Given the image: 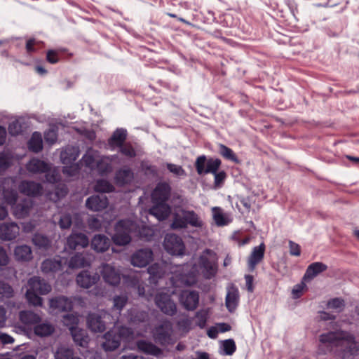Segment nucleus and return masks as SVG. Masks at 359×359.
I'll list each match as a JSON object with an SVG mask.
<instances>
[{
  "label": "nucleus",
  "mask_w": 359,
  "mask_h": 359,
  "mask_svg": "<svg viewBox=\"0 0 359 359\" xmlns=\"http://www.w3.org/2000/svg\"><path fill=\"white\" fill-rule=\"evenodd\" d=\"M330 353L340 359H354L359 355V342L348 331L340 330L323 333L319 335L316 353L322 355Z\"/></svg>",
  "instance_id": "f257e3e1"
},
{
  "label": "nucleus",
  "mask_w": 359,
  "mask_h": 359,
  "mask_svg": "<svg viewBox=\"0 0 359 359\" xmlns=\"http://www.w3.org/2000/svg\"><path fill=\"white\" fill-rule=\"evenodd\" d=\"M51 290V286L44 279L39 276L30 278L27 281V290L25 294L28 302L34 306H41L42 298Z\"/></svg>",
  "instance_id": "f03ea898"
},
{
  "label": "nucleus",
  "mask_w": 359,
  "mask_h": 359,
  "mask_svg": "<svg viewBox=\"0 0 359 359\" xmlns=\"http://www.w3.org/2000/svg\"><path fill=\"white\" fill-rule=\"evenodd\" d=\"M198 265L207 279L214 277L217 272V254L210 249H205L198 258Z\"/></svg>",
  "instance_id": "7ed1b4c3"
},
{
  "label": "nucleus",
  "mask_w": 359,
  "mask_h": 359,
  "mask_svg": "<svg viewBox=\"0 0 359 359\" xmlns=\"http://www.w3.org/2000/svg\"><path fill=\"white\" fill-rule=\"evenodd\" d=\"M172 323L165 319L153 329V338L156 343L162 346L170 344L172 343Z\"/></svg>",
  "instance_id": "20e7f679"
},
{
  "label": "nucleus",
  "mask_w": 359,
  "mask_h": 359,
  "mask_svg": "<svg viewBox=\"0 0 359 359\" xmlns=\"http://www.w3.org/2000/svg\"><path fill=\"white\" fill-rule=\"evenodd\" d=\"M79 319L74 315L67 314L64 316V322L66 325L69 326V330L74 342L80 346H86L88 344V336L83 329H79L76 325Z\"/></svg>",
  "instance_id": "39448f33"
},
{
  "label": "nucleus",
  "mask_w": 359,
  "mask_h": 359,
  "mask_svg": "<svg viewBox=\"0 0 359 359\" xmlns=\"http://www.w3.org/2000/svg\"><path fill=\"white\" fill-rule=\"evenodd\" d=\"M131 226L132 222L127 219H122L116 223L115 233L112 236V240L116 245H126L130 242Z\"/></svg>",
  "instance_id": "423d86ee"
},
{
  "label": "nucleus",
  "mask_w": 359,
  "mask_h": 359,
  "mask_svg": "<svg viewBox=\"0 0 359 359\" xmlns=\"http://www.w3.org/2000/svg\"><path fill=\"white\" fill-rule=\"evenodd\" d=\"M221 165V161L218 158H207L205 155L199 156L195 162V167L199 175L214 173L218 170Z\"/></svg>",
  "instance_id": "0eeeda50"
},
{
  "label": "nucleus",
  "mask_w": 359,
  "mask_h": 359,
  "mask_svg": "<svg viewBox=\"0 0 359 359\" xmlns=\"http://www.w3.org/2000/svg\"><path fill=\"white\" fill-rule=\"evenodd\" d=\"M163 247L169 254L172 255H182L185 250V245L182 238L175 233L166 234Z\"/></svg>",
  "instance_id": "6e6552de"
},
{
  "label": "nucleus",
  "mask_w": 359,
  "mask_h": 359,
  "mask_svg": "<svg viewBox=\"0 0 359 359\" xmlns=\"http://www.w3.org/2000/svg\"><path fill=\"white\" fill-rule=\"evenodd\" d=\"M156 306L165 315L173 316L177 313V306L170 294L160 292L155 297Z\"/></svg>",
  "instance_id": "1a4fd4ad"
},
{
  "label": "nucleus",
  "mask_w": 359,
  "mask_h": 359,
  "mask_svg": "<svg viewBox=\"0 0 359 359\" xmlns=\"http://www.w3.org/2000/svg\"><path fill=\"white\" fill-rule=\"evenodd\" d=\"M180 304L187 311H194L199 304V293L195 290H182L179 296Z\"/></svg>",
  "instance_id": "9d476101"
},
{
  "label": "nucleus",
  "mask_w": 359,
  "mask_h": 359,
  "mask_svg": "<svg viewBox=\"0 0 359 359\" xmlns=\"http://www.w3.org/2000/svg\"><path fill=\"white\" fill-rule=\"evenodd\" d=\"M109 317L105 311L89 313L87 318L88 328L93 332H103L106 330L104 318Z\"/></svg>",
  "instance_id": "9b49d317"
},
{
  "label": "nucleus",
  "mask_w": 359,
  "mask_h": 359,
  "mask_svg": "<svg viewBox=\"0 0 359 359\" xmlns=\"http://www.w3.org/2000/svg\"><path fill=\"white\" fill-rule=\"evenodd\" d=\"M153 259V252L149 248L137 250L131 256V264L137 267H144Z\"/></svg>",
  "instance_id": "f8f14e48"
},
{
  "label": "nucleus",
  "mask_w": 359,
  "mask_h": 359,
  "mask_svg": "<svg viewBox=\"0 0 359 359\" xmlns=\"http://www.w3.org/2000/svg\"><path fill=\"white\" fill-rule=\"evenodd\" d=\"M34 202L30 198H24L11 207L12 213L17 219L27 217L33 208Z\"/></svg>",
  "instance_id": "ddd939ff"
},
{
  "label": "nucleus",
  "mask_w": 359,
  "mask_h": 359,
  "mask_svg": "<svg viewBox=\"0 0 359 359\" xmlns=\"http://www.w3.org/2000/svg\"><path fill=\"white\" fill-rule=\"evenodd\" d=\"M171 187L166 182L158 183L151 194L154 203H166L170 196Z\"/></svg>",
  "instance_id": "4468645a"
},
{
  "label": "nucleus",
  "mask_w": 359,
  "mask_h": 359,
  "mask_svg": "<svg viewBox=\"0 0 359 359\" xmlns=\"http://www.w3.org/2000/svg\"><path fill=\"white\" fill-rule=\"evenodd\" d=\"M108 204V198L104 195H93L88 197L86 201V208L93 212L104 210Z\"/></svg>",
  "instance_id": "2eb2a0df"
},
{
  "label": "nucleus",
  "mask_w": 359,
  "mask_h": 359,
  "mask_svg": "<svg viewBox=\"0 0 359 359\" xmlns=\"http://www.w3.org/2000/svg\"><path fill=\"white\" fill-rule=\"evenodd\" d=\"M89 244L87 236L83 233L72 232L67 241V245L71 250L84 248Z\"/></svg>",
  "instance_id": "dca6fc26"
},
{
  "label": "nucleus",
  "mask_w": 359,
  "mask_h": 359,
  "mask_svg": "<svg viewBox=\"0 0 359 359\" xmlns=\"http://www.w3.org/2000/svg\"><path fill=\"white\" fill-rule=\"evenodd\" d=\"M101 274L104 280L111 285H117L121 281L119 272L110 264H104L102 265Z\"/></svg>",
  "instance_id": "f3484780"
},
{
  "label": "nucleus",
  "mask_w": 359,
  "mask_h": 359,
  "mask_svg": "<svg viewBox=\"0 0 359 359\" xmlns=\"http://www.w3.org/2000/svg\"><path fill=\"white\" fill-rule=\"evenodd\" d=\"M100 280L97 273H90L88 271H83L76 276L77 284L83 288H89Z\"/></svg>",
  "instance_id": "a211bd4d"
},
{
  "label": "nucleus",
  "mask_w": 359,
  "mask_h": 359,
  "mask_svg": "<svg viewBox=\"0 0 359 359\" xmlns=\"http://www.w3.org/2000/svg\"><path fill=\"white\" fill-rule=\"evenodd\" d=\"M18 189L20 193L25 195L36 196L41 194L43 187L40 183L24 180L19 184Z\"/></svg>",
  "instance_id": "6ab92c4d"
},
{
  "label": "nucleus",
  "mask_w": 359,
  "mask_h": 359,
  "mask_svg": "<svg viewBox=\"0 0 359 359\" xmlns=\"http://www.w3.org/2000/svg\"><path fill=\"white\" fill-rule=\"evenodd\" d=\"M20 228L15 222L0 224V238L4 241H12L19 234Z\"/></svg>",
  "instance_id": "aec40b11"
},
{
  "label": "nucleus",
  "mask_w": 359,
  "mask_h": 359,
  "mask_svg": "<svg viewBox=\"0 0 359 359\" xmlns=\"http://www.w3.org/2000/svg\"><path fill=\"white\" fill-rule=\"evenodd\" d=\"M265 252V245L261 243L259 246H256L252 249V251L248 259V266L250 271H253L256 266L262 262L264 258Z\"/></svg>",
  "instance_id": "412c9836"
},
{
  "label": "nucleus",
  "mask_w": 359,
  "mask_h": 359,
  "mask_svg": "<svg viewBox=\"0 0 359 359\" xmlns=\"http://www.w3.org/2000/svg\"><path fill=\"white\" fill-rule=\"evenodd\" d=\"M104 341L102 347L105 351H111L116 349L121 343V334L110 330L104 335Z\"/></svg>",
  "instance_id": "4be33fe9"
},
{
  "label": "nucleus",
  "mask_w": 359,
  "mask_h": 359,
  "mask_svg": "<svg viewBox=\"0 0 359 359\" xmlns=\"http://www.w3.org/2000/svg\"><path fill=\"white\" fill-rule=\"evenodd\" d=\"M238 301L239 292L238 288L234 285L229 287L225 299V305L229 312L232 313L236 310Z\"/></svg>",
  "instance_id": "5701e85b"
},
{
  "label": "nucleus",
  "mask_w": 359,
  "mask_h": 359,
  "mask_svg": "<svg viewBox=\"0 0 359 359\" xmlns=\"http://www.w3.org/2000/svg\"><path fill=\"white\" fill-rule=\"evenodd\" d=\"M155 205L150 208L149 214L154 216L159 221L168 217L171 212V208L166 203H154Z\"/></svg>",
  "instance_id": "b1692460"
},
{
  "label": "nucleus",
  "mask_w": 359,
  "mask_h": 359,
  "mask_svg": "<svg viewBox=\"0 0 359 359\" xmlns=\"http://www.w3.org/2000/svg\"><path fill=\"white\" fill-rule=\"evenodd\" d=\"M114 179L118 185L128 184L133 182L134 173L129 167L126 166L116 171Z\"/></svg>",
  "instance_id": "393cba45"
},
{
  "label": "nucleus",
  "mask_w": 359,
  "mask_h": 359,
  "mask_svg": "<svg viewBox=\"0 0 359 359\" xmlns=\"http://www.w3.org/2000/svg\"><path fill=\"white\" fill-rule=\"evenodd\" d=\"M79 156V150L77 147L67 146L61 151L60 159L63 164H72Z\"/></svg>",
  "instance_id": "a878e982"
},
{
  "label": "nucleus",
  "mask_w": 359,
  "mask_h": 359,
  "mask_svg": "<svg viewBox=\"0 0 359 359\" xmlns=\"http://www.w3.org/2000/svg\"><path fill=\"white\" fill-rule=\"evenodd\" d=\"M137 347L140 351L148 355L158 356L162 354V351L160 348L146 340L137 341Z\"/></svg>",
  "instance_id": "bb28decb"
},
{
  "label": "nucleus",
  "mask_w": 359,
  "mask_h": 359,
  "mask_svg": "<svg viewBox=\"0 0 359 359\" xmlns=\"http://www.w3.org/2000/svg\"><path fill=\"white\" fill-rule=\"evenodd\" d=\"M110 240L104 235H95L91 241L93 249L97 252H105L110 246Z\"/></svg>",
  "instance_id": "cd10ccee"
},
{
  "label": "nucleus",
  "mask_w": 359,
  "mask_h": 359,
  "mask_svg": "<svg viewBox=\"0 0 359 359\" xmlns=\"http://www.w3.org/2000/svg\"><path fill=\"white\" fill-rule=\"evenodd\" d=\"M50 306L53 309H57L61 311H66L72 308V302L69 298L64 296H60L50 299Z\"/></svg>",
  "instance_id": "c85d7f7f"
},
{
  "label": "nucleus",
  "mask_w": 359,
  "mask_h": 359,
  "mask_svg": "<svg viewBox=\"0 0 359 359\" xmlns=\"http://www.w3.org/2000/svg\"><path fill=\"white\" fill-rule=\"evenodd\" d=\"M127 138V130L124 128H117L108 140L111 147H118L122 146Z\"/></svg>",
  "instance_id": "c756f323"
},
{
  "label": "nucleus",
  "mask_w": 359,
  "mask_h": 359,
  "mask_svg": "<svg viewBox=\"0 0 359 359\" xmlns=\"http://www.w3.org/2000/svg\"><path fill=\"white\" fill-rule=\"evenodd\" d=\"M327 266L322 262H314L310 264L304 276V280H311L319 273L327 270Z\"/></svg>",
  "instance_id": "7c9ffc66"
},
{
  "label": "nucleus",
  "mask_w": 359,
  "mask_h": 359,
  "mask_svg": "<svg viewBox=\"0 0 359 359\" xmlns=\"http://www.w3.org/2000/svg\"><path fill=\"white\" fill-rule=\"evenodd\" d=\"M27 169L32 173H43L48 170L49 166L43 161L32 158L27 164Z\"/></svg>",
  "instance_id": "2f4dec72"
},
{
  "label": "nucleus",
  "mask_w": 359,
  "mask_h": 359,
  "mask_svg": "<svg viewBox=\"0 0 359 359\" xmlns=\"http://www.w3.org/2000/svg\"><path fill=\"white\" fill-rule=\"evenodd\" d=\"M90 257H86L82 253H76L72 256L69 262V267L71 269L83 268L90 264Z\"/></svg>",
  "instance_id": "473e14b6"
},
{
  "label": "nucleus",
  "mask_w": 359,
  "mask_h": 359,
  "mask_svg": "<svg viewBox=\"0 0 359 359\" xmlns=\"http://www.w3.org/2000/svg\"><path fill=\"white\" fill-rule=\"evenodd\" d=\"M62 269V260L60 257L47 259L41 264V270L44 273L56 272Z\"/></svg>",
  "instance_id": "72a5a7b5"
},
{
  "label": "nucleus",
  "mask_w": 359,
  "mask_h": 359,
  "mask_svg": "<svg viewBox=\"0 0 359 359\" xmlns=\"http://www.w3.org/2000/svg\"><path fill=\"white\" fill-rule=\"evenodd\" d=\"M116 158V155L103 156L97 163V168L100 175H105L112 171L111 162Z\"/></svg>",
  "instance_id": "f704fd0d"
},
{
  "label": "nucleus",
  "mask_w": 359,
  "mask_h": 359,
  "mask_svg": "<svg viewBox=\"0 0 359 359\" xmlns=\"http://www.w3.org/2000/svg\"><path fill=\"white\" fill-rule=\"evenodd\" d=\"M14 255L17 260L29 261L32 258V252L29 246L22 245L15 248Z\"/></svg>",
  "instance_id": "c9c22d12"
},
{
  "label": "nucleus",
  "mask_w": 359,
  "mask_h": 359,
  "mask_svg": "<svg viewBox=\"0 0 359 359\" xmlns=\"http://www.w3.org/2000/svg\"><path fill=\"white\" fill-rule=\"evenodd\" d=\"M182 213L184 215L187 226L188 224L194 227H201L203 226V221L194 211L183 210Z\"/></svg>",
  "instance_id": "e433bc0d"
},
{
  "label": "nucleus",
  "mask_w": 359,
  "mask_h": 359,
  "mask_svg": "<svg viewBox=\"0 0 359 359\" xmlns=\"http://www.w3.org/2000/svg\"><path fill=\"white\" fill-rule=\"evenodd\" d=\"M20 321L27 325H34L39 323L41 318L39 315L31 311H22L19 313Z\"/></svg>",
  "instance_id": "4c0bfd02"
},
{
  "label": "nucleus",
  "mask_w": 359,
  "mask_h": 359,
  "mask_svg": "<svg viewBox=\"0 0 359 359\" xmlns=\"http://www.w3.org/2000/svg\"><path fill=\"white\" fill-rule=\"evenodd\" d=\"M29 150L38 153L43 148V140L40 133L34 132L28 142Z\"/></svg>",
  "instance_id": "58836bf2"
},
{
  "label": "nucleus",
  "mask_w": 359,
  "mask_h": 359,
  "mask_svg": "<svg viewBox=\"0 0 359 359\" xmlns=\"http://www.w3.org/2000/svg\"><path fill=\"white\" fill-rule=\"evenodd\" d=\"M55 330L53 325L48 323L36 325L34 327V332L36 335L43 337L50 335Z\"/></svg>",
  "instance_id": "ea45409f"
},
{
  "label": "nucleus",
  "mask_w": 359,
  "mask_h": 359,
  "mask_svg": "<svg viewBox=\"0 0 359 359\" xmlns=\"http://www.w3.org/2000/svg\"><path fill=\"white\" fill-rule=\"evenodd\" d=\"M213 219L218 226L227 225L229 223V219L224 214L223 210L219 207H213L212 208Z\"/></svg>",
  "instance_id": "a19ab883"
},
{
  "label": "nucleus",
  "mask_w": 359,
  "mask_h": 359,
  "mask_svg": "<svg viewBox=\"0 0 359 359\" xmlns=\"http://www.w3.org/2000/svg\"><path fill=\"white\" fill-rule=\"evenodd\" d=\"M33 244L40 250H46L51 245L50 240L46 236L41 233H36L32 238Z\"/></svg>",
  "instance_id": "79ce46f5"
},
{
  "label": "nucleus",
  "mask_w": 359,
  "mask_h": 359,
  "mask_svg": "<svg viewBox=\"0 0 359 359\" xmlns=\"http://www.w3.org/2000/svg\"><path fill=\"white\" fill-rule=\"evenodd\" d=\"M3 197L4 201L12 207L13 205L16 203V201L18 198V194L16 189H15L4 188L3 190Z\"/></svg>",
  "instance_id": "37998d69"
},
{
  "label": "nucleus",
  "mask_w": 359,
  "mask_h": 359,
  "mask_svg": "<svg viewBox=\"0 0 359 359\" xmlns=\"http://www.w3.org/2000/svg\"><path fill=\"white\" fill-rule=\"evenodd\" d=\"M114 186L106 180H97L95 185V191L100 193H110L114 191Z\"/></svg>",
  "instance_id": "c03bdc74"
},
{
  "label": "nucleus",
  "mask_w": 359,
  "mask_h": 359,
  "mask_svg": "<svg viewBox=\"0 0 359 359\" xmlns=\"http://www.w3.org/2000/svg\"><path fill=\"white\" fill-rule=\"evenodd\" d=\"M147 271L150 275L149 279L151 282L156 281V279L161 278L163 274L161 266L159 264L156 263L149 266Z\"/></svg>",
  "instance_id": "a18cd8bd"
},
{
  "label": "nucleus",
  "mask_w": 359,
  "mask_h": 359,
  "mask_svg": "<svg viewBox=\"0 0 359 359\" xmlns=\"http://www.w3.org/2000/svg\"><path fill=\"white\" fill-rule=\"evenodd\" d=\"M219 153L220 154L227 160L231 161L236 163H239V160L236 156L233 151L228 147L220 144L219 145Z\"/></svg>",
  "instance_id": "49530a36"
},
{
  "label": "nucleus",
  "mask_w": 359,
  "mask_h": 359,
  "mask_svg": "<svg viewBox=\"0 0 359 359\" xmlns=\"http://www.w3.org/2000/svg\"><path fill=\"white\" fill-rule=\"evenodd\" d=\"M55 359H72L74 357L73 350L65 346H60L54 354Z\"/></svg>",
  "instance_id": "de8ad7c7"
},
{
  "label": "nucleus",
  "mask_w": 359,
  "mask_h": 359,
  "mask_svg": "<svg viewBox=\"0 0 359 359\" xmlns=\"http://www.w3.org/2000/svg\"><path fill=\"white\" fill-rule=\"evenodd\" d=\"M195 318L196 319V325L200 328H204L208 318V311L205 309L199 310L196 313Z\"/></svg>",
  "instance_id": "09e8293b"
},
{
  "label": "nucleus",
  "mask_w": 359,
  "mask_h": 359,
  "mask_svg": "<svg viewBox=\"0 0 359 359\" xmlns=\"http://www.w3.org/2000/svg\"><path fill=\"white\" fill-rule=\"evenodd\" d=\"M173 229H182L187 227L185 219H184V215L175 214L173 216V220L170 225Z\"/></svg>",
  "instance_id": "8fccbe9b"
},
{
  "label": "nucleus",
  "mask_w": 359,
  "mask_h": 359,
  "mask_svg": "<svg viewBox=\"0 0 359 359\" xmlns=\"http://www.w3.org/2000/svg\"><path fill=\"white\" fill-rule=\"evenodd\" d=\"M128 302V297L126 295H116L113 299V309L118 310L120 312L126 306Z\"/></svg>",
  "instance_id": "3c124183"
},
{
  "label": "nucleus",
  "mask_w": 359,
  "mask_h": 359,
  "mask_svg": "<svg viewBox=\"0 0 359 359\" xmlns=\"http://www.w3.org/2000/svg\"><path fill=\"white\" fill-rule=\"evenodd\" d=\"M327 306L328 309H335L337 312H340L345 306L344 301L340 298H333L328 301Z\"/></svg>",
  "instance_id": "603ef678"
},
{
  "label": "nucleus",
  "mask_w": 359,
  "mask_h": 359,
  "mask_svg": "<svg viewBox=\"0 0 359 359\" xmlns=\"http://www.w3.org/2000/svg\"><path fill=\"white\" fill-rule=\"evenodd\" d=\"M222 347L224 354L228 355H231L236 350L235 341L231 339L223 341Z\"/></svg>",
  "instance_id": "864d4df0"
},
{
  "label": "nucleus",
  "mask_w": 359,
  "mask_h": 359,
  "mask_svg": "<svg viewBox=\"0 0 359 359\" xmlns=\"http://www.w3.org/2000/svg\"><path fill=\"white\" fill-rule=\"evenodd\" d=\"M215 176L214 187L215 189H219L222 187L226 178V174L224 171L215 172L212 173Z\"/></svg>",
  "instance_id": "5fc2aeb1"
},
{
  "label": "nucleus",
  "mask_w": 359,
  "mask_h": 359,
  "mask_svg": "<svg viewBox=\"0 0 359 359\" xmlns=\"http://www.w3.org/2000/svg\"><path fill=\"white\" fill-rule=\"evenodd\" d=\"M72 220L69 214H63L60 216L58 224L62 229H69L72 226Z\"/></svg>",
  "instance_id": "6e6d98bb"
},
{
  "label": "nucleus",
  "mask_w": 359,
  "mask_h": 359,
  "mask_svg": "<svg viewBox=\"0 0 359 359\" xmlns=\"http://www.w3.org/2000/svg\"><path fill=\"white\" fill-rule=\"evenodd\" d=\"M120 149V152L130 158L135 157L136 156V151L133 147V146L128 143V144H123L122 146L118 147Z\"/></svg>",
  "instance_id": "4d7b16f0"
},
{
  "label": "nucleus",
  "mask_w": 359,
  "mask_h": 359,
  "mask_svg": "<svg viewBox=\"0 0 359 359\" xmlns=\"http://www.w3.org/2000/svg\"><path fill=\"white\" fill-rule=\"evenodd\" d=\"M166 167L170 172L176 176L180 177L186 175V172L181 165L172 163H167Z\"/></svg>",
  "instance_id": "13d9d810"
},
{
  "label": "nucleus",
  "mask_w": 359,
  "mask_h": 359,
  "mask_svg": "<svg viewBox=\"0 0 359 359\" xmlns=\"http://www.w3.org/2000/svg\"><path fill=\"white\" fill-rule=\"evenodd\" d=\"M12 287L5 282H0V294L2 297L9 298L13 296Z\"/></svg>",
  "instance_id": "bf43d9fd"
},
{
  "label": "nucleus",
  "mask_w": 359,
  "mask_h": 359,
  "mask_svg": "<svg viewBox=\"0 0 359 359\" xmlns=\"http://www.w3.org/2000/svg\"><path fill=\"white\" fill-rule=\"evenodd\" d=\"M44 139L46 142L48 143L49 144H54L57 139V134L56 130L54 129H49L45 132Z\"/></svg>",
  "instance_id": "052dcab7"
},
{
  "label": "nucleus",
  "mask_w": 359,
  "mask_h": 359,
  "mask_svg": "<svg viewBox=\"0 0 359 359\" xmlns=\"http://www.w3.org/2000/svg\"><path fill=\"white\" fill-rule=\"evenodd\" d=\"M70 165H67L63 167L62 172L64 174L68 176H74L78 174L79 170V166L78 164H69Z\"/></svg>",
  "instance_id": "680f3d73"
},
{
  "label": "nucleus",
  "mask_w": 359,
  "mask_h": 359,
  "mask_svg": "<svg viewBox=\"0 0 359 359\" xmlns=\"http://www.w3.org/2000/svg\"><path fill=\"white\" fill-rule=\"evenodd\" d=\"M191 320L187 318L181 319L177 322L179 329L184 332H188L191 329Z\"/></svg>",
  "instance_id": "e2e57ef3"
},
{
  "label": "nucleus",
  "mask_w": 359,
  "mask_h": 359,
  "mask_svg": "<svg viewBox=\"0 0 359 359\" xmlns=\"http://www.w3.org/2000/svg\"><path fill=\"white\" fill-rule=\"evenodd\" d=\"M81 162L86 167L93 168L95 164V157L91 151H88L81 159Z\"/></svg>",
  "instance_id": "0e129e2a"
},
{
  "label": "nucleus",
  "mask_w": 359,
  "mask_h": 359,
  "mask_svg": "<svg viewBox=\"0 0 359 359\" xmlns=\"http://www.w3.org/2000/svg\"><path fill=\"white\" fill-rule=\"evenodd\" d=\"M149 318V314L147 312L144 311H138L135 313V315L132 318L134 322H145Z\"/></svg>",
  "instance_id": "69168bd1"
},
{
  "label": "nucleus",
  "mask_w": 359,
  "mask_h": 359,
  "mask_svg": "<svg viewBox=\"0 0 359 359\" xmlns=\"http://www.w3.org/2000/svg\"><path fill=\"white\" fill-rule=\"evenodd\" d=\"M21 132V126L18 121H13L8 126V133L11 135H17Z\"/></svg>",
  "instance_id": "338daca9"
},
{
  "label": "nucleus",
  "mask_w": 359,
  "mask_h": 359,
  "mask_svg": "<svg viewBox=\"0 0 359 359\" xmlns=\"http://www.w3.org/2000/svg\"><path fill=\"white\" fill-rule=\"evenodd\" d=\"M289 247H290V253L291 255L294 256H299L301 254V249L299 245L297 243L290 241H289Z\"/></svg>",
  "instance_id": "774afa93"
}]
</instances>
